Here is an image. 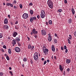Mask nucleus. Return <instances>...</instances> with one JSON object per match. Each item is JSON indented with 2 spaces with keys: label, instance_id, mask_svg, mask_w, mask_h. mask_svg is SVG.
Listing matches in <instances>:
<instances>
[{
  "label": "nucleus",
  "instance_id": "obj_1",
  "mask_svg": "<svg viewBox=\"0 0 76 76\" xmlns=\"http://www.w3.org/2000/svg\"><path fill=\"white\" fill-rule=\"evenodd\" d=\"M48 5L51 9H53V3L51 0H48L47 1Z\"/></svg>",
  "mask_w": 76,
  "mask_h": 76
},
{
  "label": "nucleus",
  "instance_id": "obj_2",
  "mask_svg": "<svg viewBox=\"0 0 76 76\" xmlns=\"http://www.w3.org/2000/svg\"><path fill=\"white\" fill-rule=\"evenodd\" d=\"M33 57L34 60L37 61L38 60V52H35L34 55Z\"/></svg>",
  "mask_w": 76,
  "mask_h": 76
},
{
  "label": "nucleus",
  "instance_id": "obj_3",
  "mask_svg": "<svg viewBox=\"0 0 76 76\" xmlns=\"http://www.w3.org/2000/svg\"><path fill=\"white\" fill-rule=\"evenodd\" d=\"M38 34V31H36L35 29L33 28L32 30V32H31L30 33L31 35H32V34H34V35H36Z\"/></svg>",
  "mask_w": 76,
  "mask_h": 76
},
{
  "label": "nucleus",
  "instance_id": "obj_4",
  "mask_svg": "<svg viewBox=\"0 0 76 76\" xmlns=\"http://www.w3.org/2000/svg\"><path fill=\"white\" fill-rule=\"evenodd\" d=\"M22 18L23 19H27L28 18V14L24 13L22 15Z\"/></svg>",
  "mask_w": 76,
  "mask_h": 76
},
{
  "label": "nucleus",
  "instance_id": "obj_5",
  "mask_svg": "<svg viewBox=\"0 0 76 76\" xmlns=\"http://www.w3.org/2000/svg\"><path fill=\"white\" fill-rule=\"evenodd\" d=\"M31 18L30 19V22L32 23V22H34V20H37V18L35 17H30Z\"/></svg>",
  "mask_w": 76,
  "mask_h": 76
},
{
  "label": "nucleus",
  "instance_id": "obj_6",
  "mask_svg": "<svg viewBox=\"0 0 76 76\" xmlns=\"http://www.w3.org/2000/svg\"><path fill=\"white\" fill-rule=\"evenodd\" d=\"M15 51L17 53H19L20 51V48H19L16 47L15 48Z\"/></svg>",
  "mask_w": 76,
  "mask_h": 76
},
{
  "label": "nucleus",
  "instance_id": "obj_7",
  "mask_svg": "<svg viewBox=\"0 0 76 76\" xmlns=\"http://www.w3.org/2000/svg\"><path fill=\"white\" fill-rule=\"evenodd\" d=\"M12 44L13 45V47H14L15 45L16 44V41L15 39H13L12 40Z\"/></svg>",
  "mask_w": 76,
  "mask_h": 76
},
{
  "label": "nucleus",
  "instance_id": "obj_8",
  "mask_svg": "<svg viewBox=\"0 0 76 76\" xmlns=\"http://www.w3.org/2000/svg\"><path fill=\"white\" fill-rule=\"evenodd\" d=\"M17 35H18V33L16 31H14L13 33L12 34V36L14 37H16Z\"/></svg>",
  "mask_w": 76,
  "mask_h": 76
},
{
  "label": "nucleus",
  "instance_id": "obj_9",
  "mask_svg": "<svg viewBox=\"0 0 76 76\" xmlns=\"http://www.w3.org/2000/svg\"><path fill=\"white\" fill-rule=\"evenodd\" d=\"M43 51L44 54L45 55L47 54V52H48V49H46L43 50Z\"/></svg>",
  "mask_w": 76,
  "mask_h": 76
},
{
  "label": "nucleus",
  "instance_id": "obj_10",
  "mask_svg": "<svg viewBox=\"0 0 76 76\" xmlns=\"http://www.w3.org/2000/svg\"><path fill=\"white\" fill-rule=\"evenodd\" d=\"M42 32V34L43 35H46V32L44 31V30H41Z\"/></svg>",
  "mask_w": 76,
  "mask_h": 76
},
{
  "label": "nucleus",
  "instance_id": "obj_11",
  "mask_svg": "<svg viewBox=\"0 0 76 76\" xmlns=\"http://www.w3.org/2000/svg\"><path fill=\"white\" fill-rule=\"evenodd\" d=\"M6 6H10L11 7H13V4L10 3H7L6 4Z\"/></svg>",
  "mask_w": 76,
  "mask_h": 76
},
{
  "label": "nucleus",
  "instance_id": "obj_12",
  "mask_svg": "<svg viewBox=\"0 0 76 76\" xmlns=\"http://www.w3.org/2000/svg\"><path fill=\"white\" fill-rule=\"evenodd\" d=\"M4 23L5 25L8 23V20H7V18H5L4 19Z\"/></svg>",
  "mask_w": 76,
  "mask_h": 76
},
{
  "label": "nucleus",
  "instance_id": "obj_13",
  "mask_svg": "<svg viewBox=\"0 0 76 76\" xmlns=\"http://www.w3.org/2000/svg\"><path fill=\"white\" fill-rule=\"evenodd\" d=\"M52 50L53 52H55V48H54V45H53L51 46Z\"/></svg>",
  "mask_w": 76,
  "mask_h": 76
},
{
  "label": "nucleus",
  "instance_id": "obj_14",
  "mask_svg": "<svg viewBox=\"0 0 76 76\" xmlns=\"http://www.w3.org/2000/svg\"><path fill=\"white\" fill-rule=\"evenodd\" d=\"M70 62H71V60H70L68 59H66V63L67 64H69Z\"/></svg>",
  "mask_w": 76,
  "mask_h": 76
},
{
  "label": "nucleus",
  "instance_id": "obj_15",
  "mask_svg": "<svg viewBox=\"0 0 76 76\" xmlns=\"http://www.w3.org/2000/svg\"><path fill=\"white\" fill-rule=\"evenodd\" d=\"M71 11L72 12V13L73 15H75V11L74 10V8H72L71 9Z\"/></svg>",
  "mask_w": 76,
  "mask_h": 76
},
{
  "label": "nucleus",
  "instance_id": "obj_16",
  "mask_svg": "<svg viewBox=\"0 0 76 76\" xmlns=\"http://www.w3.org/2000/svg\"><path fill=\"white\" fill-rule=\"evenodd\" d=\"M40 16L41 18L43 19L45 18V14H40Z\"/></svg>",
  "mask_w": 76,
  "mask_h": 76
},
{
  "label": "nucleus",
  "instance_id": "obj_17",
  "mask_svg": "<svg viewBox=\"0 0 76 76\" xmlns=\"http://www.w3.org/2000/svg\"><path fill=\"white\" fill-rule=\"evenodd\" d=\"M59 69L60 71H61V72H62L63 71V67L60 65H59Z\"/></svg>",
  "mask_w": 76,
  "mask_h": 76
},
{
  "label": "nucleus",
  "instance_id": "obj_18",
  "mask_svg": "<svg viewBox=\"0 0 76 76\" xmlns=\"http://www.w3.org/2000/svg\"><path fill=\"white\" fill-rule=\"evenodd\" d=\"M3 28L5 29H7L9 28V26L7 25H5L3 26Z\"/></svg>",
  "mask_w": 76,
  "mask_h": 76
},
{
  "label": "nucleus",
  "instance_id": "obj_19",
  "mask_svg": "<svg viewBox=\"0 0 76 76\" xmlns=\"http://www.w3.org/2000/svg\"><path fill=\"white\" fill-rule=\"evenodd\" d=\"M20 38L19 37H16L15 38V41L17 42H19L20 41Z\"/></svg>",
  "mask_w": 76,
  "mask_h": 76
},
{
  "label": "nucleus",
  "instance_id": "obj_20",
  "mask_svg": "<svg viewBox=\"0 0 76 76\" xmlns=\"http://www.w3.org/2000/svg\"><path fill=\"white\" fill-rule=\"evenodd\" d=\"M48 41H52V38L51 37H49L48 38Z\"/></svg>",
  "mask_w": 76,
  "mask_h": 76
},
{
  "label": "nucleus",
  "instance_id": "obj_21",
  "mask_svg": "<svg viewBox=\"0 0 76 76\" xmlns=\"http://www.w3.org/2000/svg\"><path fill=\"white\" fill-rule=\"evenodd\" d=\"M30 13L31 15H33V14H34V11L32 10H30Z\"/></svg>",
  "mask_w": 76,
  "mask_h": 76
},
{
  "label": "nucleus",
  "instance_id": "obj_22",
  "mask_svg": "<svg viewBox=\"0 0 76 76\" xmlns=\"http://www.w3.org/2000/svg\"><path fill=\"white\" fill-rule=\"evenodd\" d=\"M41 14H43L45 15V10H42L41 11Z\"/></svg>",
  "mask_w": 76,
  "mask_h": 76
},
{
  "label": "nucleus",
  "instance_id": "obj_23",
  "mask_svg": "<svg viewBox=\"0 0 76 76\" xmlns=\"http://www.w3.org/2000/svg\"><path fill=\"white\" fill-rule=\"evenodd\" d=\"M68 22L69 23H71L72 22V19H69L68 20Z\"/></svg>",
  "mask_w": 76,
  "mask_h": 76
},
{
  "label": "nucleus",
  "instance_id": "obj_24",
  "mask_svg": "<svg viewBox=\"0 0 76 76\" xmlns=\"http://www.w3.org/2000/svg\"><path fill=\"white\" fill-rule=\"evenodd\" d=\"M31 48V45L29 44L28 45V49H30Z\"/></svg>",
  "mask_w": 76,
  "mask_h": 76
},
{
  "label": "nucleus",
  "instance_id": "obj_25",
  "mask_svg": "<svg viewBox=\"0 0 76 76\" xmlns=\"http://www.w3.org/2000/svg\"><path fill=\"white\" fill-rule=\"evenodd\" d=\"M49 24L50 25H52V21L51 20H49L48 21Z\"/></svg>",
  "mask_w": 76,
  "mask_h": 76
},
{
  "label": "nucleus",
  "instance_id": "obj_26",
  "mask_svg": "<svg viewBox=\"0 0 76 76\" xmlns=\"http://www.w3.org/2000/svg\"><path fill=\"white\" fill-rule=\"evenodd\" d=\"M54 42L55 43V44H57V40L56 39H54Z\"/></svg>",
  "mask_w": 76,
  "mask_h": 76
},
{
  "label": "nucleus",
  "instance_id": "obj_27",
  "mask_svg": "<svg viewBox=\"0 0 76 76\" xmlns=\"http://www.w3.org/2000/svg\"><path fill=\"white\" fill-rule=\"evenodd\" d=\"M8 53L10 54L11 53H12V51H11V49H9Z\"/></svg>",
  "mask_w": 76,
  "mask_h": 76
},
{
  "label": "nucleus",
  "instance_id": "obj_28",
  "mask_svg": "<svg viewBox=\"0 0 76 76\" xmlns=\"http://www.w3.org/2000/svg\"><path fill=\"white\" fill-rule=\"evenodd\" d=\"M23 60L24 61H27V59L26 58H24Z\"/></svg>",
  "mask_w": 76,
  "mask_h": 76
},
{
  "label": "nucleus",
  "instance_id": "obj_29",
  "mask_svg": "<svg viewBox=\"0 0 76 76\" xmlns=\"http://www.w3.org/2000/svg\"><path fill=\"white\" fill-rule=\"evenodd\" d=\"M9 73H10V74H11L12 76H13V72H12V71H10Z\"/></svg>",
  "mask_w": 76,
  "mask_h": 76
},
{
  "label": "nucleus",
  "instance_id": "obj_30",
  "mask_svg": "<svg viewBox=\"0 0 76 76\" xmlns=\"http://www.w3.org/2000/svg\"><path fill=\"white\" fill-rule=\"evenodd\" d=\"M6 58L7 59V60H9L10 59H9V57L7 56V55L6 56Z\"/></svg>",
  "mask_w": 76,
  "mask_h": 76
},
{
  "label": "nucleus",
  "instance_id": "obj_31",
  "mask_svg": "<svg viewBox=\"0 0 76 76\" xmlns=\"http://www.w3.org/2000/svg\"><path fill=\"white\" fill-rule=\"evenodd\" d=\"M3 37V34L0 33V38H1Z\"/></svg>",
  "mask_w": 76,
  "mask_h": 76
},
{
  "label": "nucleus",
  "instance_id": "obj_32",
  "mask_svg": "<svg viewBox=\"0 0 76 76\" xmlns=\"http://www.w3.org/2000/svg\"><path fill=\"white\" fill-rule=\"evenodd\" d=\"M62 11V9H60L58 10V12H59V13H61Z\"/></svg>",
  "mask_w": 76,
  "mask_h": 76
},
{
  "label": "nucleus",
  "instance_id": "obj_33",
  "mask_svg": "<svg viewBox=\"0 0 76 76\" xmlns=\"http://www.w3.org/2000/svg\"><path fill=\"white\" fill-rule=\"evenodd\" d=\"M37 18L38 19H39V18H40L41 17H40V15H38L37 16Z\"/></svg>",
  "mask_w": 76,
  "mask_h": 76
},
{
  "label": "nucleus",
  "instance_id": "obj_34",
  "mask_svg": "<svg viewBox=\"0 0 76 76\" xmlns=\"http://www.w3.org/2000/svg\"><path fill=\"white\" fill-rule=\"evenodd\" d=\"M68 43L69 44H71V42H70V39H68Z\"/></svg>",
  "mask_w": 76,
  "mask_h": 76
},
{
  "label": "nucleus",
  "instance_id": "obj_35",
  "mask_svg": "<svg viewBox=\"0 0 76 76\" xmlns=\"http://www.w3.org/2000/svg\"><path fill=\"white\" fill-rule=\"evenodd\" d=\"M46 47H45V46H43V50H45L46 49Z\"/></svg>",
  "mask_w": 76,
  "mask_h": 76
},
{
  "label": "nucleus",
  "instance_id": "obj_36",
  "mask_svg": "<svg viewBox=\"0 0 76 76\" xmlns=\"http://www.w3.org/2000/svg\"><path fill=\"white\" fill-rule=\"evenodd\" d=\"M55 36L56 37H57L58 38V36H57V34L56 33H55Z\"/></svg>",
  "mask_w": 76,
  "mask_h": 76
},
{
  "label": "nucleus",
  "instance_id": "obj_37",
  "mask_svg": "<svg viewBox=\"0 0 76 76\" xmlns=\"http://www.w3.org/2000/svg\"><path fill=\"white\" fill-rule=\"evenodd\" d=\"M19 6H20V7L21 9H22V7H23L22 5L21 4H20Z\"/></svg>",
  "mask_w": 76,
  "mask_h": 76
},
{
  "label": "nucleus",
  "instance_id": "obj_38",
  "mask_svg": "<svg viewBox=\"0 0 76 76\" xmlns=\"http://www.w3.org/2000/svg\"><path fill=\"white\" fill-rule=\"evenodd\" d=\"M34 48V46H32L31 47V50H33Z\"/></svg>",
  "mask_w": 76,
  "mask_h": 76
},
{
  "label": "nucleus",
  "instance_id": "obj_39",
  "mask_svg": "<svg viewBox=\"0 0 76 76\" xmlns=\"http://www.w3.org/2000/svg\"><path fill=\"white\" fill-rule=\"evenodd\" d=\"M3 75V74L1 72H0V76H2Z\"/></svg>",
  "mask_w": 76,
  "mask_h": 76
},
{
  "label": "nucleus",
  "instance_id": "obj_40",
  "mask_svg": "<svg viewBox=\"0 0 76 76\" xmlns=\"http://www.w3.org/2000/svg\"><path fill=\"white\" fill-rule=\"evenodd\" d=\"M3 48H5V49H6V45H4L3 46Z\"/></svg>",
  "mask_w": 76,
  "mask_h": 76
},
{
  "label": "nucleus",
  "instance_id": "obj_41",
  "mask_svg": "<svg viewBox=\"0 0 76 76\" xmlns=\"http://www.w3.org/2000/svg\"><path fill=\"white\" fill-rule=\"evenodd\" d=\"M37 36L36 35V34H34V37L36 38V39H37Z\"/></svg>",
  "mask_w": 76,
  "mask_h": 76
},
{
  "label": "nucleus",
  "instance_id": "obj_42",
  "mask_svg": "<svg viewBox=\"0 0 76 76\" xmlns=\"http://www.w3.org/2000/svg\"><path fill=\"white\" fill-rule=\"evenodd\" d=\"M46 63H47V61H44V63L43 64H44V65H45V64Z\"/></svg>",
  "mask_w": 76,
  "mask_h": 76
},
{
  "label": "nucleus",
  "instance_id": "obj_43",
  "mask_svg": "<svg viewBox=\"0 0 76 76\" xmlns=\"http://www.w3.org/2000/svg\"><path fill=\"white\" fill-rule=\"evenodd\" d=\"M67 49V47H66V46L64 45V50H66Z\"/></svg>",
  "mask_w": 76,
  "mask_h": 76
},
{
  "label": "nucleus",
  "instance_id": "obj_44",
  "mask_svg": "<svg viewBox=\"0 0 76 76\" xmlns=\"http://www.w3.org/2000/svg\"><path fill=\"white\" fill-rule=\"evenodd\" d=\"M15 28L16 29H17V30H18V29H19V28H18L16 26H15Z\"/></svg>",
  "mask_w": 76,
  "mask_h": 76
},
{
  "label": "nucleus",
  "instance_id": "obj_45",
  "mask_svg": "<svg viewBox=\"0 0 76 76\" xmlns=\"http://www.w3.org/2000/svg\"><path fill=\"white\" fill-rule=\"evenodd\" d=\"M17 43H18V45H19V46H20L21 45H20V42H18Z\"/></svg>",
  "mask_w": 76,
  "mask_h": 76
},
{
  "label": "nucleus",
  "instance_id": "obj_46",
  "mask_svg": "<svg viewBox=\"0 0 76 76\" xmlns=\"http://www.w3.org/2000/svg\"><path fill=\"white\" fill-rule=\"evenodd\" d=\"M29 5L30 6H32V5H33V4H32V3H31L29 4Z\"/></svg>",
  "mask_w": 76,
  "mask_h": 76
},
{
  "label": "nucleus",
  "instance_id": "obj_47",
  "mask_svg": "<svg viewBox=\"0 0 76 76\" xmlns=\"http://www.w3.org/2000/svg\"><path fill=\"white\" fill-rule=\"evenodd\" d=\"M61 50L63 51V50H64V48H63V47H61Z\"/></svg>",
  "mask_w": 76,
  "mask_h": 76
},
{
  "label": "nucleus",
  "instance_id": "obj_48",
  "mask_svg": "<svg viewBox=\"0 0 76 76\" xmlns=\"http://www.w3.org/2000/svg\"><path fill=\"white\" fill-rule=\"evenodd\" d=\"M64 3L65 4L67 3V0H64Z\"/></svg>",
  "mask_w": 76,
  "mask_h": 76
},
{
  "label": "nucleus",
  "instance_id": "obj_49",
  "mask_svg": "<svg viewBox=\"0 0 76 76\" xmlns=\"http://www.w3.org/2000/svg\"><path fill=\"white\" fill-rule=\"evenodd\" d=\"M74 35L76 37V31H75L74 32Z\"/></svg>",
  "mask_w": 76,
  "mask_h": 76
},
{
  "label": "nucleus",
  "instance_id": "obj_50",
  "mask_svg": "<svg viewBox=\"0 0 76 76\" xmlns=\"http://www.w3.org/2000/svg\"><path fill=\"white\" fill-rule=\"evenodd\" d=\"M1 51H2V52H4V50L3 49H1Z\"/></svg>",
  "mask_w": 76,
  "mask_h": 76
},
{
  "label": "nucleus",
  "instance_id": "obj_51",
  "mask_svg": "<svg viewBox=\"0 0 76 76\" xmlns=\"http://www.w3.org/2000/svg\"><path fill=\"white\" fill-rule=\"evenodd\" d=\"M30 62L31 63V64H33V61H32V60H31V61H30Z\"/></svg>",
  "mask_w": 76,
  "mask_h": 76
},
{
  "label": "nucleus",
  "instance_id": "obj_52",
  "mask_svg": "<svg viewBox=\"0 0 76 76\" xmlns=\"http://www.w3.org/2000/svg\"><path fill=\"white\" fill-rule=\"evenodd\" d=\"M65 52L66 53H67V52H68V50H67V49H66V50H65Z\"/></svg>",
  "mask_w": 76,
  "mask_h": 76
},
{
  "label": "nucleus",
  "instance_id": "obj_53",
  "mask_svg": "<svg viewBox=\"0 0 76 76\" xmlns=\"http://www.w3.org/2000/svg\"><path fill=\"white\" fill-rule=\"evenodd\" d=\"M8 18H9L10 19V15H8Z\"/></svg>",
  "mask_w": 76,
  "mask_h": 76
},
{
  "label": "nucleus",
  "instance_id": "obj_54",
  "mask_svg": "<svg viewBox=\"0 0 76 76\" xmlns=\"http://www.w3.org/2000/svg\"><path fill=\"white\" fill-rule=\"evenodd\" d=\"M27 39H28V41H30V38H29V37H27Z\"/></svg>",
  "mask_w": 76,
  "mask_h": 76
},
{
  "label": "nucleus",
  "instance_id": "obj_55",
  "mask_svg": "<svg viewBox=\"0 0 76 76\" xmlns=\"http://www.w3.org/2000/svg\"><path fill=\"white\" fill-rule=\"evenodd\" d=\"M67 71L68 72H69V71H70V69H69V68H68V69H67Z\"/></svg>",
  "mask_w": 76,
  "mask_h": 76
},
{
  "label": "nucleus",
  "instance_id": "obj_56",
  "mask_svg": "<svg viewBox=\"0 0 76 76\" xmlns=\"http://www.w3.org/2000/svg\"><path fill=\"white\" fill-rule=\"evenodd\" d=\"M14 3H15V4H16V0H14Z\"/></svg>",
  "mask_w": 76,
  "mask_h": 76
},
{
  "label": "nucleus",
  "instance_id": "obj_57",
  "mask_svg": "<svg viewBox=\"0 0 76 76\" xmlns=\"http://www.w3.org/2000/svg\"><path fill=\"white\" fill-rule=\"evenodd\" d=\"M18 21H16L15 23V24L16 25V24H18Z\"/></svg>",
  "mask_w": 76,
  "mask_h": 76
},
{
  "label": "nucleus",
  "instance_id": "obj_58",
  "mask_svg": "<svg viewBox=\"0 0 76 76\" xmlns=\"http://www.w3.org/2000/svg\"><path fill=\"white\" fill-rule=\"evenodd\" d=\"M48 35L49 37H51V34H50V33Z\"/></svg>",
  "mask_w": 76,
  "mask_h": 76
},
{
  "label": "nucleus",
  "instance_id": "obj_59",
  "mask_svg": "<svg viewBox=\"0 0 76 76\" xmlns=\"http://www.w3.org/2000/svg\"><path fill=\"white\" fill-rule=\"evenodd\" d=\"M45 24H46L47 25H48V22H46Z\"/></svg>",
  "mask_w": 76,
  "mask_h": 76
},
{
  "label": "nucleus",
  "instance_id": "obj_60",
  "mask_svg": "<svg viewBox=\"0 0 76 76\" xmlns=\"http://www.w3.org/2000/svg\"><path fill=\"white\" fill-rule=\"evenodd\" d=\"M14 9H16V7L15 6H14Z\"/></svg>",
  "mask_w": 76,
  "mask_h": 76
},
{
  "label": "nucleus",
  "instance_id": "obj_61",
  "mask_svg": "<svg viewBox=\"0 0 76 76\" xmlns=\"http://www.w3.org/2000/svg\"><path fill=\"white\" fill-rule=\"evenodd\" d=\"M63 74L64 75H65L66 74V73H65V71L64 72Z\"/></svg>",
  "mask_w": 76,
  "mask_h": 76
},
{
  "label": "nucleus",
  "instance_id": "obj_62",
  "mask_svg": "<svg viewBox=\"0 0 76 76\" xmlns=\"http://www.w3.org/2000/svg\"><path fill=\"white\" fill-rule=\"evenodd\" d=\"M42 61H43V60H44V58H42Z\"/></svg>",
  "mask_w": 76,
  "mask_h": 76
},
{
  "label": "nucleus",
  "instance_id": "obj_63",
  "mask_svg": "<svg viewBox=\"0 0 76 76\" xmlns=\"http://www.w3.org/2000/svg\"><path fill=\"white\" fill-rule=\"evenodd\" d=\"M9 69L10 70H12V68L11 67H9Z\"/></svg>",
  "mask_w": 76,
  "mask_h": 76
},
{
  "label": "nucleus",
  "instance_id": "obj_64",
  "mask_svg": "<svg viewBox=\"0 0 76 76\" xmlns=\"http://www.w3.org/2000/svg\"><path fill=\"white\" fill-rule=\"evenodd\" d=\"M52 59H53V55L51 57Z\"/></svg>",
  "mask_w": 76,
  "mask_h": 76
}]
</instances>
